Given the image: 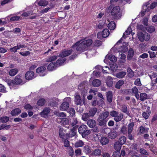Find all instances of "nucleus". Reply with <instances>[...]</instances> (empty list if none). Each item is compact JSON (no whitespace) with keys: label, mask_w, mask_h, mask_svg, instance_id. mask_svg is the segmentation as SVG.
<instances>
[{"label":"nucleus","mask_w":157,"mask_h":157,"mask_svg":"<svg viewBox=\"0 0 157 157\" xmlns=\"http://www.w3.org/2000/svg\"><path fill=\"white\" fill-rule=\"evenodd\" d=\"M87 124L90 127L93 128L96 125V122L94 120L90 119L88 121Z\"/></svg>","instance_id":"5701e85b"},{"label":"nucleus","mask_w":157,"mask_h":157,"mask_svg":"<svg viewBox=\"0 0 157 157\" xmlns=\"http://www.w3.org/2000/svg\"><path fill=\"white\" fill-rule=\"evenodd\" d=\"M123 117V115L121 113H120L119 114H118V115L117 116H116L114 118V121L118 122L121 121Z\"/></svg>","instance_id":"7c9ffc66"},{"label":"nucleus","mask_w":157,"mask_h":157,"mask_svg":"<svg viewBox=\"0 0 157 157\" xmlns=\"http://www.w3.org/2000/svg\"><path fill=\"white\" fill-rule=\"evenodd\" d=\"M59 101V99L57 98H53L51 99L49 103L48 104V106L52 107H57L58 105V102Z\"/></svg>","instance_id":"9d476101"},{"label":"nucleus","mask_w":157,"mask_h":157,"mask_svg":"<svg viewBox=\"0 0 157 157\" xmlns=\"http://www.w3.org/2000/svg\"><path fill=\"white\" fill-rule=\"evenodd\" d=\"M97 111V109L96 108L94 107L91 108L89 110L88 113L90 117H93L95 115Z\"/></svg>","instance_id":"a878e982"},{"label":"nucleus","mask_w":157,"mask_h":157,"mask_svg":"<svg viewBox=\"0 0 157 157\" xmlns=\"http://www.w3.org/2000/svg\"><path fill=\"white\" fill-rule=\"evenodd\" d=\"M109 32L107 29H104L102 32V35L104 38L108 37L109 36Z\"/></svg>","instance_id":"c85d7f7f"},{"label":"nucleus","mask_w":157,"mask_h":157,"mask_svg":"<svg viewBox=\"0 0 157 157\" xmlns=\"http://www.w3.org/2000/svg\"><path fill=\"white\" fill-rule=\"evenodd\" d=\"M18 72V70L16 68L12 69L9 71V75L10 76H13L16 75Z\"/></svg>","instance_id":"c9c22d12"},{"label":"nucleus","mask_w":157,"mask_h":157,"mask_svg":"<svg viewBox=\"0 0 157 157\" xmlns=\"http://www.w3.org/2000/svg\"><path fill=\"white\" fill-rule=\"evenodd\" d=\"M122 145L119 143V142H117L114 144V148L116 151H120Z\"/></svg>","instance_id":"c756f323"},{"label":"nucleus","mask_w":157,"mask_h":157,"mask_svg":"<svg viewBox=\"0 0 157 157\" xmlns=\"http://www.w3.org/2000/svg\"><path fill=\"white\" fill-rule=\"evenodd\" d=\"M9 117L6 116H3L0 117V121L2 123H6L9 120Z\"/></svg>","instance_id":"f704fd0d"},{"label":"nucleus","mask_w":157,"mask_h":157,"mask_svg":"<svg viewBox=\"0 0 157 157\" xmlns=\"http://www.w3.org/2000/svg\"><path fill=\"white\" fill-rule=\"evenodd\" d=\"M109 116V112L107 111L101 113L98 116L97 120L98 125L100 126H105L108 121L107 118Z\"/></svg>","instance_id":"f257e3e1"},{"label":"nucleus","mask_w":157,"mask_h":157,"mask_svg":"<svg viewBox=\"0 0 157 157\" xmlns=\"http://www.w3.org/2000/svg\"><path fill=\"white\" fill-rule=\"evenodd\" d=\"M78 132L83 138H86L91 133V131L88 129L87 126L84 124H82L79 127Z\"/></svg>","instance_id":"7ed1b4c3"},{"label":"nucleus","mask_w":157,"mask_h":157,"mask_svg":"<svg viewBox=\"0 0 157 157\" xmlns=\"http://www.w3.org/2000/svg\"><path fill=\"white\" fill-rule=\"evenodd\" d=\"M120 132L124 135H126L127 133V127L124 126H123L121 128Z\"/></svg>","instance_id":"5fc2aeb1"},{"label":"nucleus","mask_w":157,"mask_h":157,"mask_svg":"<svg viewBox=\"0 0 157 157\" xmlns=\"http://www.w3.org/2000/svg\"><path fill=\"white\" fill-rule=\"evenodd\" d=\"M113 157H121V154L120 151H116L113 152Z\"/></svg>","instance_id":"052dcab7"},{"label":"nucleus","mask_w":157,"mask_h":157,"mask_svg":"<svg viewBox=\"0 0 157 157\" xmlns=\"http://www.w3.org/2000/svg\"><path fill=\"white\" fill-rule=\"evenodd\" d=\"M109 141V139L106 137H102L100 142L102 145H106Z\"/></svg>","instance_id":"473e14b6"},{"label":"nucleus","mask_w":157,"mask_h":157,"mask_svg":"<svg viewBox=\"0 0 157 157\" xmlns=\"http://www.w3.org/2000/svg\"><path fill=\"white\" fill-rule=\"evenodd\" d=\"M46 68L45 67L41 66L37 68L36 71L40 76H43L46 74Z\"/></svg>","instance_id":"1a4fd4ad"},{"label":"nucleus","mask_w":157,"mask_h":157,"mask_svg":"<svg viewBox=\"0 0 157 157\" xmlns=\"http://www.w3.org/2000/svg\"><path fill=\"white\" fill-rule=\"evenodd\" d=\"M147 94L145 93H141L140 94V100L142 101H144L145 100L148 99Z\"/></svg>","instance_id":"a18cd8bd"},{"label":"nucleus","mask_w":157,"mask_h":157,"mask_svg":"<svg viewBox=\"0 0 157 157\" xmlns=\"http://www.w3.org/2000/svg\"><path fill=\"white\" fill-rule=\"evenodd\" d=\"M132 32V29L131 27L129 26L128 27L127 29L126 30L125 32L123 33V37L124 39L126 38V36H125V35H128L130 34L131 32Z\"/></svg>","instance_id":"58836bf2"},{"label":"nucleus","mask_w":157,"mask_h":157,"mask_svg":"<svg viewBox=\"0 0 157 157\" xmlns=\"http://www.w3.org/2000/svg\"><path fill=\"white\" fill-rule=\"evenodd\" d=\"M21 75H18L16 76L13 80V84L16 85L23 84L24 83L23 82L21 78Z\"/></svg>","instance_id":"f8f14e48"},{"label":"nucleus","mask_w":157,"mask_h":157,"mask_svg":"<svg viewBox=\"0 0 157 157\" xmlns=\"http://www.w3.org/2000/svg\"><path fill=\"white\" fill-rule=\"evenodd\" d=\"M112 9L111 11V14L112 16H114V17L117 19L118 17H117V14L119 13L120 11V8L119 6H116L113 7L112 9V7L110 6L108 9L107 11L110 12Z\"/></svg>","instance_id":"423d86ee"},{"label":"nucleus","mask_w":157,"mask_h":157,"mask_svg":"<svg viewBox=\"0 0 157 157\" xmlns=\"http://www.w3.org/2000/svg\"><path fill=\"white\" fill-rule=\"evenodd\" d=\"M0 91L4 93L7 92L6 88L3 85L1 84H0Z\"/></svg>","instance_id":"338daca9"},{"label":"nucleus","mask_w":157,"mask_h":157,"mask_svg":"<svg viewBox=\"0 0 157 157\" xmlns=\"http://www.w3.org/2000/svg\"><path fill=\"white\" fill-rule=\"evenodd\" d=\"M21 112V110L18 108L14 109L11 111V115L13 116H17Z\"/></svg>","instance_id":"aec40b11"},{"label":"nucleus","mask_w":157,"mask_h":157,"mask_svg":"<svg viewBox=\"0 0 157 157\" xmlns=\"http://www.w3.org/2000/svg\"><path fill=\"white\" fill-rule=\"evenodd\" d=\"M50 110L49 108L46 107L40 113V115L42 117H45L50 112Z\"/></svg>","instance_id":"dca6fc26"},{"label":"nucleus","mask_w":157,"mask_h":157,"mask_svg":"<svg viewBox=\"0 0 157 157\" xmlns=\"http://www.w3.org/2000/svg\"><path fill=\"white\" fill-rule=\"evenodd\" d=\"M115 23L113 21L110 22L108 25V27L109 29L111 30H114L116 28Z\"/></svg>","instance_id":"e433bc0d"},{"label":"nucleus","mask_w":157,"mask_h":157,"mask_svg":"<svg viewBox=\"0 0 157 157\" xmlns=\"http://www.w3.org/2000/svg\"><path fill=\"white\" fill-rule=\"evenodd\" d=\"M24 108L26 110H31L33 109V107L30 104H27L24 106Z\"/></svg>","instance_id":"774afa93"},{"label":"nucleus","mask_w":157,"mask_h":157,"mask_svg":"<svg viewBox=\"0 0 157 157\" xmlns=\"http://www.w3.org/2000/svg\"><path fill=\"white\" fill-rule=\"evenodd\" d=\"M149 128H144L143 126H141L140 127V132L142 134L144 133H146L148 132Z\"/></svg>","instance_id":"49530a36"},{"label":"nucleus","mask_w":157,"mask_h":157,"mask_svg":"<svg viewBox=\"0 0 157 157\" xmlns=\"http://www.w3.org/2000/svg\"><path fill=\"white\" fill-rule=\"evenodd\" d=\"M146 30L148 32L151 33L155 31V28L153 26H150L146 27Z\"/></svg>","instance_id":"864d4df0"},{"label":"nucleus","mask_w":157,"mask_h":157,"mask_svg":"<svg viewBox=\"0 0 157 157\" xmlns=\"http://www.w3.org/2000/svg\"><path fill=\"white\" fill-rule=\"evenodd\" d=\"M92 153L97 156H100L101 154V151L99 149L96 148L94 150Z\"/></svg>","instance_id":"c03bdc74"},{"label":"nucleus","mask_w":157,"mask_h":157,"mask_svg":"<svg viewBox=\"0 0 157 157\" xmlns=\"http://www.w3.org/2000/svg\"><path fill=\"white\" fill-rule=\"evenodd\" d=\"M106 98L107 101L109 103H111L113 101V92L111 91H109L106 92Z\"/></svg>","instance_id":"f3484780"},{"label":"nucleus","mask_w":157,"mask_h":157,"mask_svg":"<svg viewBox=\"0 0 157 157\" xmlns=\"http://www.w3.org/2000/svg\"><path fill=\"white\" fill-rule=\"evenodd\" d=\"M87 49L84 45L82 42H80L79 45L76 48V50L80 52H82Z\"/></svg>","instance_id":"2eb2a0df"},{"label":"nucleus","mask_w":157,"mask_h":157,"mask_svg":"<svg viewBox=\"0 0 157 157\" xmlns=\"http://www.w3.org/2000/svg\"><path fill=\"white\" fill-rule=\"evenodd\" d=\"M84 145V142L82 141L79 140L76 142L75 144V147H82Z\"/></svg>","instance_id":"79ce46f5"},{"label":"nucleus","mask_w":157,"mask_h":157,"mask_svg":"<svg viewBox=\"0 0 157 157\" xmlns=\"http://www.w3.org/2000/svg\"><path fill=\"white\" fill-rule=\"evenodd\" d=\"M124 81L122 80H120L117 82L115 87L117 89H120L121 87L124 84Z\"/></svg>","instance_id":"4c0bfd02"},{"label":"nucleus","mask_w":157,"mask_h":157,"mask_svg":"<svg viewBox=\"0 0 157 157\" xmlns=\"http://www.w3.org/2000/svg\"><path fill=\"white\" fill-rule=\"evenodd\" d=\"M58 56H53L50 57H48L47 59L46 60V61L47 62H51L55 60H56L57 57Z\"/></svg>","instance_id":"09e8293b"},{"label":"nucleus","mask_w":157,"mask_h":157,"mask_svg":"<svg viewBox=\"0 0 157 157\" xmlns=\"http://www.w3.org/2000/svg\"><path fill=\"white\" fill-rule=\"evenodd\" d=\"M126 73L125 71H121L118 72L116 75V76L118 78H123L126 75Z\"/></svg>","instance_id":"72a5a7b5"},{"label":"nucleus","mask_w":157,"mask_h":157,"mask_svg":"<svg viewBox=\"0 0 157 157\" xmlns=\"http://www.w3.org/2000/svg\"><path fill=\"white\" fill-rule=\"evenodd\" d=\"M134 126V123L132 122L130 123L128 125V133H131L132 131L133 128Z\"/></svg>","instance_id":"ea45409f"},{"label":"nucleus","mask_w":157,"mask_h":157,"mask_svg":"<svg viewBox=\"0 0 157 157\" xmlns=\"http://www.w3.org/2000/svg\"><path fill=\"white\" fill-rule=\"evenodd\" d=\"M69 155L72 157L74 155V151L73 148L71 147H69Z\"/></svg>","instance_id":"0e129e2a"},{"label":"nucleus","mask_w":157,"mask_h":157,"mask_svg":"<svg viewBox=\"0 0 157 157\" xmlns=\"http://www.w3.org/2000/svg\"><path fill=\"white\" fill-rule=\"evenodd\" d=\"M123 40L122 38H121L115 44L114 46L112 47L111 49V50H113L114 52H116L117 50L119 52H125L128 51L127 46L128 45V43L123 42V45L121 46L118 49H117V46L119 44H120L122 42Z\"/></svg>","instance_id":"f03ea898"},{"label":"nucleus","mask_w":157,"mask_h":157,"mask_svg":"<svg viewBox=\"0 0 157 157\" xmlns=\"http://www.w3.org/2000/svg\"><path fill=\"white\" fill-rule=\"evenodd\" d=\"M109 113V114H110V115L112 117H116V116H117L118 115L119 113L116 111L113 110L111 111H110Z\"/></svg>","instance_id":"4d7b16f0"},{"label":"nucleus","mask_w":157,"mask_h":157,"mask_svg":"<svg viewBox=\"0 0 157 157\" xmlns=\"http://www.w3.org/2000/svg\"><path fill=\"white\" fill-rule=\"evenodd\" d=\"M48 4V2L45 0H41L38 2L39 6H45Z\"/></svg>","instance_id":"37998d69"},{"label":"nucleus","mask_w":157,"mask_h":157,"mask_svg":"<svg viewBox=\"0 0 157 157\" xmlns=\"http://www.w3.org/2000/svg\"><path fill=\"white\" fill-rule=\"evenodd\" d=\"M106 84L109 87H111L113 85V79L111 77H108L106 81Z\"/></svg>","instance_id":"bb28decb"},{"label":"nucleus","mask_w":157,"mask_h":157,"mask_svg":"<svg viewBox=\"0 0 157 157\" xmlns=\"http://www.w3.org/2000/svg\"><path fill=\"white\" fill-rule=\"evenodd\" d=\"M156 75H152V76H150V77L151 80L152 82L151 83V86H153L156 83H157V77H156Z\"/></svg>","instance_id":"393cba45"},{"label":"nucleus","mask_w":157,"mask_h":157,"mask_svg":"<svg viewBox=\"0 0 157 157\" xmlns=\"http://www.w3.org/2000/svg\"><path fill=\"white\" fill-rule=\"evenodd\" d=\"M59 135L60 137L62 139H64L65 137V134L63 132V130L61 128L59 130Z\"/></svg>","instance_id":"69168bd1"},{"label":"nucleus","mask_w":157,"mask_h":157,"mask_svg":"<svg viewBox=\"0 0 157 157\" xmlns=\"http://www.w3.org/2000/svg\"><path fill=\"white\" fill-rule=\"evenodd\" d=\"M68 112L69 113L70 116L72 117L74 116L75 113L74 109L72 108L69 109Z\"/></svg>","instance_id":"13d9d810"},{"label":"nucleus","mask_w":157,"mask_h":157,"mask_svg":"<svg viewBox=\"0 0 157 157\" xmlns=\"http://www.w3.org/2000/svg\"><path fill=\"white\" fill-rule=\"evenodd\" d=\"M126 137L124 136H121L119 139V141L118 142L121 145L124 144L126 142Z\"/></svg>","instance_id":"de8ad7c7"},{"label":"nucleus","mask_w":157,"mask_h":157,"mask_svg":"<svg viewBox=\"0 0 157 157\" xmlns=\"http://www.w3.org/2000/svg\"><path fill=\"white\" fill-rule=\"evenodd\" d=\"M90 117L89 114L88 113H86L83 114L82 116V120L85 121H87L89 118Z\"/></svg>","instance_id":"8fccbe9b"},{"label":"nucleus","mask_w":157,"mask_h":157,"mask_svg":"<svg viewBox=\"0 0 157 157\" xmlns=\"http://www.w3.org/2000/svg\"><path fill=\"white\" fill-rule=\"evenodd\" d=\"M137 35L139 40L141 42H143L144 40L147 41L150 37L149 34L145 31L138 32Z\"/></svg>","instance_id":"39448f33"},{"label":"nucleus","mask_w":157,"mask_h":157,"mask_svg":"<svg viewBox=\"0 0 157 157\" xmlns=\"http://www.w3.org/2000/svg\"><path fill=\"white\" fill-rule=\"evenodd\" d=\"M84 151L86 154H88L90 153L91 151L90 149V147L88 145L84 146Z\"/></svg>","instance_id":"3c124183"},{"label":"nucleus","mask_w":157,"mask_h":157,"mask_svg":"<svg viewBox=\"0 0 157 157\" xmlns=\"http://www.w3.org/2000/svg\"><path fill=\"white\" fill-rule=\"evenodd\" d=\"M140 155H149L148 152L144 148H140Z\"/></svg>","instance_id":"6e6d98bb"},{"label":"nucleus","mask_w":157,"mask_h":157,"mask_svg":"<svg viewBox=\"0 0 157 157\" xmlns=\"http://www.w3.org/2000/svg\"><path fill=\"white\" fill-rule=\"evenodd\" d=\"M84 82L81 83L78 86V88L81 90L82 94H86L87 93L88 87Z\"/></svg>","instance_id":"9b49d317"},{"label":"nucleus","mask_w":157,"mask_h":157,"mask_svg":"<svg viewBox=\"0 0 157 157\" xmlns=\"http://www.w3.org/2000/svg\"><path fill=\"white\" fill-rule=\"evenodd\" d=\"M128 75L130 78H132L134 76V72L130 67H128L127 69Z\"/></svg>","instance_id":"a19ab883"},{"label":"nucleus","mask_w":157,"mask_h":157,"mask_svg":"<svg viewBox=\"0 0 157 157\" xmlns=\"http://www.w3.org/2000/svg\"><path fill=\"white\" fill-rule=\"evenodd\" d=\"M117 136V132L114 129L111 131L108 134V136L111 139H115Z\"/></svg>","instance_id":"4468645a"},{"label":"nucleus","mask_w":157,"mask_h":157,"mask_svg":"<svg viewBox=\"0 0 157 157\" xmlns=\"http://www.w3.org/2000/svg\"><path fill=\"white\" fill-rule=\"evenodd\" d=\"M101 84V82L98 79H95L93 81L92 84L94 86L98 87Z\"/></svg>","instance_id":"cd10ccee"},{"label":"nucleus","mask_w":157,"mask_h":157,"mask_svg":"<svg viewBox=\"0 0 157 157\" xmlns=\"http://www.w3.org/2000/svg\"><path fill=\"white\" fill-rule=\"evenodd\" d=\"M63 101L60 106V109L61 110L65 111L68 109L69 103H71V99L70 97H66L63 99Z\"/></svg>","instance_id":"20e7f679"},{"label":"nucleus","mask_w":157,"mask_h":157,"mask_svg":"<svg viewBox=\"0 0 157 157\" xmlns=\"http://www.w3.org/2000/svg\"><path fill=\"white\" fill-rule=\"evenodd\" d=\"M73 52V50L71 49L68 50L66 49L63 50L58 56L59 57L63 58L70 55Z\"/></svg>","instance_id":"6e6552de"},{"label":"nucleus","mask_w":157,"mask_h":157,"mask_svg":"<svg viewBox=\"0 0 157 157\" xmlns=\"http://www.w3.org/2000/svg\"><path fill=\"white\" fill-rule=\"evenodd\" d=\"M95 68L97 70H101L102 71L105 73H107V72L106 71V70H104L103 69V67L100 66V65H97L96 67H95Z\"/></svg>","instance_id":"e2e57ef3"},{"label":"nucleus","mask_w":157,"mask_h":157,"mask_svg":"<svg viewBox=\"0 0 157 157\" xmlns=\"http://www.w3.org/2000/svg\"><path fill=\"white\" fill-rule=\"evenodd\" d=\"M66 58H59L57 61L56 64L57 67H59L62 65L63 63L66 61Z\"/></svg>","instance_id":"b1692460"},{"label":"nucleus","mask_w":157,"mask_h":157,"mask_svg":"<svg viewBox=\"0 0 157 157\" xmlns=\"http://www.w3.org/2000/svg\"><path fill=\"white\" fill-rule=\"evenodd\" d=\"M75 102L77 105H81L82 104V100L80 96L77 94L75 97Z\"/></svg>","instance_id":"a211bd4d"},{"label":"nucleus","mask_w":157,"mask_h":157,"mask_svg":"<svg viewBox=\"0 0 157 157\" xmlns=\"http://www.w3.org/2000/svg\"><path fill=\"white\" fill-rule=\"evenodd\" d=\"M104 104V102L103 100L98 99L96 98H94L93 100L91 102L92 105L94 106L98 105V106L102 107Z\"/></svg>","instance_id":"0eeeda50"},{"label":"nucleus","mask_w":157,"mask_h":157,"mask_svg":"<svg viewBox=\"0 0 157 157\" xmlns=\"http://www.w3.org/2000/svg\"><path fill=\"white\" fill-rule=\"evenodd\" d=\"M57 67L56 63H51L48 66L47 69L49 71L54 70Z\"/></svg>","instance_id":"4be33fe9"},{"label":"nucleus","mask_w":157,"mask_h":157,"mask_svg":"<svg viewBox=\"0 0 157 157\" xmlns=\"http://www.w3.org/2000/svg\"><path fill=\"white\" fill-rule=\"evenodd\" d=\"M108 57V59L111 61H112L113 63L115 62L117 60V58L113 55H110L108 56L107 55L105 58Z\"/></svg>","instance_id":"2f4dec72"},{"label":"nucleus","mask_w":157,"mask_h":157,"mask_svg":"<svg viewBox=\"0 0 157 157\" xmlns=\"http://www.w3.org/2000/svg\"><path fill=\"white\" fill-rule=\"evenodd\" d=\"M21 17L20 16H15L11 17L10 18V21H18L21 19Z\"/></svg>","instance_id":"bf43d9fd"},{"label":"nucleus","mask_w":157,"mask_h":157,"mask_svg":"<svg viewBox=\"0 0 157 157\" xmlns=\"http://www.w3.org/2000/svg\"><path fill=\"white\" fill-rule=\"evenodd\" d=\"M134 55V51L132 48L129 49L127 55V59L128 60H130L132 59Z\"/></svg>","instance_id":"6ab92c4d"},{"label":"nucleus","mask_w":157,"mask_h":157,"mask_svg":"<svg viewBox=\"0 0 157 157\" xmlns=\"http://www.w3.org/2000/svg\"><path fill=\"white\" fill-rule=\"evenodd\" d=\"M113 64L112 65H110V67L112 70L113 71H116L117 68V64L115 62L113 63Z\"/></svg>","instance_id":"680f3d73"},{"label":"nucleus","mask_w":157,"mask_h":157,"mask_svg":"<svg viewBox=\"0 0 157 157\" xmlns=\"http://www.w3.org/2000/svg\"><path fill=\"white\" fill-rule=\"evenodd\" d=\"M45 103V100L44 98H40L38 100L37 102V105L40 106L44 105Z\"/></svg>","instance_id":"603ef678"},{"label":"nucleus","mask_w":157,"mask_h":157,"mask_svg":"<svg viewBox=\"0 0 157 157\" xmlns=\"http://www.w3.org/2000/svg\"><path fill=\"white\" fill-rule=\"evenodd\" d=\"M86 48L87 49L88 47L90 46L92 43V40L91 39H89L87 40H84L82 42Z\"/></svg>","instance_id":"412c9836"},{"label":"nucleus","mask_w":157,"mask_h":157,"mask_svg":"<svg viewBox=\"0 0 157 157\" xmlns=\"http://www.w3.org/2000/svg\"><path fill=\"white\" fill-rule=\"evenodd\" d=\"M34 73L33 71H27L25 74V77L26 79L29 80L34 78Z\"/></svg>","instance_id":"ddd939ff"}]
</instances>
